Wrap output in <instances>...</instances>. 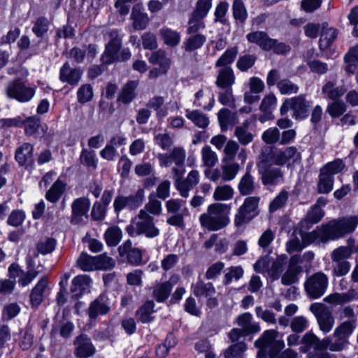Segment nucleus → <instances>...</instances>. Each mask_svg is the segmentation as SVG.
Instances as JSON below:
<instances>
[{"mask_svg": "<svg viewBox=\"0 0 358 358\" xmlns=\"http://www.w3.org/2000/svg\"><path fill=\"white\" fill-rule=\"evenodd\" d=\"M358 225V216L352 215L334 219L317 227L303 237L307 243H327L338 240L352 233Z\"/></svg>", "mask_w": 358, "mask_h": 358, "instance_id": "1", "label": "nucleus"}, {"mask_svg": "<svg viewBox=\"0 0 358 358\" xmlns=\"http://www.w3.org/2000/svg\"><path fill=\"white\" fill-rule=\"evenodd\" d=\"M338 319L341 322L334 329L331 336L333 352L342 351L349 344L348 339L357 326L356 314L350 306L338 309Z\"/></svg>", "mask_w": 358, "mask_h": 358, "instance_id": "2", "label": "nucleus"}, {"mask_svg": "<svg viewBox=\"0 0 358 358\" xmlns=\"http://www.w3.org/2000/svg\"><path fill=\"white\" fill-rule=\"evenodd\" d=\"M231 207L229 205L215 203L208 206L206 213L199 216L201 227L210 231L220 230L227 227L229 222Z\"/></svg>", "mask_w": 358, "mask_h": 358, "instance_id": "3", "label": "nucleus"}, {"mask_svg": "<svg viewBox=\"0 0 358 358\" xmlns=\"http://www.w3.org/2000/svg\"><path fill=\"white\" fill-rule=\"evenodd\" d=\"M127 230L131 236H144L147 238H155L161 234L159 228L154 222V217L144 210H139Z\"/></svg>", "mask_w": 358, "mask_h": 358, "instance_id": "4", "label": "nucleus"}, {"mask_svg": "<svg viewBox=\"0 0 358 358\" xmlns=\"http://www.w3.org/2000/svg\"><path fill=\"white\" fill-rule=\"evenodd\" d=\"M255 345L259 349V352L268 355L270 358H275L285 347V343L277 330L269 329L262 334Z\"/></svg>", "mask_w": 358, "mask_h": 358, "instance_id": "5", "label": "nucleus"}, {"mask_svg": "<svg viewBox=\"0 0 358 358\" xmlns=\"http://www.w3.org/2000/svg\"><path fill=\"white\" fill-rule=\"evenodd\" d=\"M312 102L306 99L305 95H299L285 100L280 107V114L284 115L289 110L293 112L292 117L296 120H302L308 116Z\"/></svg>", "mask_w": 358, "mask_h": 358, "instance_id": "6", "label": "nucleus"}, {"mask_svg": "<svg viewBox=\"0 0 358 358\" xmlns=\"http://www.w3.org/2000/svg\"><path fill=\"white\" fill-rule=\"evenodd\" d=\"M329 285V278L322 272H317L308 277L304 282V289L311 299H317L323 296Z\"/></svg>", "mask_w": 358, "mask_h": 358, "instance_id": "7", "label": "nucleus"}, {"mask_svg": "<svg viewBox=\"0 0 358 358\" xmlns=\"http://www.w3.org/2000/svg\"><path fill=\"white\" fill-rule=\"evenodd\" d=\"M300 351L303 353L313 352L329 350L333 352L331 345V336L320 339L312 331L306 333L300 341Z\"/></svg>", "mask_w": 358, "mask_h": 358, "instance_id": "8", "label": "nucleus"}, {"mask_svg": "<svg viewBox=\"0 0 358 358\" xmlns=\"http://www.w3.org/2000/svg\"><path fill=\"white\" fill-rule=\"evenodd\" d=\"M248 41L258 45L265 50H273L275 53L283 54L289 51V46L285 43H278L276 40L269 38L265 32L254 31L246 36Z\"/></svg>", "mask_w": 358, "mask_h": 358, "instance_id": "9", "label": "nucleus"}, {"mask_svg": "<svg viewBox=\"0 0 358 358\" xmlns=\"http://www.w3.org/2000/svg\"><path fill=\"white\" fill-rule=\"evenodd\" d=\"M260 201L259 196L247 197L243 203L240 206L234 218V224L236 227H241L249 222L259 213L258 206Z\"/></svg>", "mask_w": 358, "mask_h": 358, "instance_id": "10", "label": "nucleus"}, {"mask_svg": "<svg viewBox=\"0 0 358 358\" xmlns=\"http://www.w3.org/2000/svg\"><path fill=\"white\" fill-rule=\"evenodd\" d=\"M310 312L317 320L320 330L327 334L330 332L335 324L332 313L322 303H314L310 306Z\"/></svg>", "mask_w": 358, "mask_h": 358, "instance_id": "11", "label": "nucleus"}, {"mask_svg": "<svg viewBox=\"0 0 358 358\" xmlns=\"http://www.w3.org/2000/svg\"><path fill=\"white\" fill-rule=\"evenodd\" d=\"M71 215L70 222L73 225L82 226L88 220V212L90 208V201L85 196L74 199L71 203Z\"/></svg>", "mask_w": 358, "mask_h": 358, "instance_id": "12", "label": "nucleus"}, {"mask_svg": "<svg viewBox=\"0 0 358 358\" xmlns=\"http://www.w3.org/2000/svg\"><path fill=\"white\" fill-rule=\"evenodd\" d=\"M6 94L10 99H14L20 102H27L34 97L35 90L27 86L20 80H15L8 84Z\"/></svg>", "mask_w": 358, "mask_h": 358, "instance_id": "13", "label": "nucleus"}, {"mask_svg": "<svg viewBox=\"0 0 358 358\" xmlns=\"http://www.w3.org/2000/svg\"><path fill=\"white\" fill-rule=\"evenodd\" d=\"M302 262L303 258L299 255H294L290 257L287 268L280 276L283 285H292L299 281V275L303 272V267L301 265Z\"/></svg>", "mask_w": 358, "mask_h": 358, "instance_id": "14", "label": "nucleus"}, {"mask_svg": "<svg viewBox=\"0 0 358 358\" xmlns=\"http://www.w3.org/2000/svg\"><path fill=\"white\" fill-rule=\"evenodd\" d=\"M301 159V152L294 146H289L283 150L273 152L270 157L271 162L278 166L285 164L289 166L300 162Z\"/></svg>", "mask_w": 358, "mask_h": 358, "instance_id": "15", "label": "nucleus"}, {"mask_svg": "<svg viewBox=\"0 0 358 358\" xmlns=\"http://www.w3.org/2000/svg\"><path fill=\"white\" fill-rule=\"evenodd\" d=\"M144 198V189L142 188L138 189L135 194L128 196H117L114 200V210L116 213L125 208H128L129 210H135L142 205Z\"/></svg>", "mask_w": 358, "mask_h": 358, "instance_id": "16", "label": "nucleus"}, {"mask_svg": "<svg viewBox=\"0 0 358 358\" xmlns=\"http://www.w3.org/2000/svg\"><path fill=\"white\" fill-rule=\"evenodd\" d=\"M258 171L264 185H276L283 180V171L280 168L262 162L258 164Z\"/></svg>", "mask_w": 358, "mask_h": 358, "instance_id": "17", "label": "nucleus"}, {"mask_svg": "<svg viewBox=\"0 0 358 358\" xmlns=\"http://www.w3.org/2000/svg\"><path fill=\"white\" fill-rule=\"evenodd\" d=\"M110 310V300L106 294H102L90 303L87 313L90 320L92 321L95 320L99 316L108 314Z\"/></svg>", "mask_w": 358, "mask_h": 358, "instance_id": "18", "label": "nucleus"}, {"mask_svg": "<svg viewBox=\"0 0 358 358\" xmlns=\"http://www.w3.org/2000/svg\"><path fill=\"white\" fill-rule=\"evenodd\" d=\"M74 355L78 358H88L94 355L95 347L90 338L85 334H80L73 341Z\"/></svg>", "mask_w": 358, "mask_h": 358, "instance_id": "19", "label": "nucleus"}, {"mask_svg": "<svg viewBox=\"0 0 358 358\" xmlns=\"http://www.w3.org/2000/svg\"><path fill=\"white\" fill-rule=\"evenodd\" d=\"M222 162H233L237 155L238 159L244 164L247 159V153L245 148H241L239 143L234 140H229L223 150Z\"/></svg>", "mask_w": 358, "mask_h": 358, "instance_id": "20", "label": "nucleus"}, {"mask_svg": "<svg viewBox=\"0 0 358 358\" xmlns=\"http://www.w3.org/2000/svg\"><path fill=\"white\" fill-rule=\"evenodd\" d=\"M157 159L162 166L169 167L172 163L176 166H182L185 163L186 153L182 148L175 147L169 153L158 154Z\"/></svg>", "mask_w": 358, "mask_h": 358, "instance_id": "21", "label": "nucleus"}, {"mask_svg": "<svg viewBox=\"0 0 358 358\" xmlns=\"http://www.w3.org/2000/svg\"><path fill=\"white\" fill-rule=\"evenodd\" d=\"M200 182V173L198 170L192 169L185 178H183L180 182L178 192L182 198H187L189 196V192L192 191Z\"/></svg>", "mask_w": 358, "mask_h": 358, "instance_id": "22", "label": "nucleus"}, {"mask_svg": "<svg viewBox=\"0 0 358 358\" xmlns=\"http://www.w3.org/2000/svg\"><path fill=\"white\" fill-rule=\"evenodd\" d=\"M114 38L111 39L106 45V49L101 56L103 64H108L115 62L117 59V53L120 49V40L117 38L116 31L111 34Z\"/></svg>", "mask_w": 358, "mask_h": 358, "instance_id": "23", "label": "nucleus"}, {"mask_svg": "<svg viewBox=\"0 0 358 358\" xmlns=\"http://www.w3.org/2000/svg\"><path fill=\"white\" fill-rule=\"evenodd\" d=\"M92 280L87 275H78L72 280L71 293L72 298L76 299L90 289Z\"/></svg>", "mask_w": 358, "mask_h": 358, "instance_id": "24", "label": "nucleus"}, {"mask_svg": "<svg viewBox=\"0 0 358 358\" xmlns=\"http://www.w3.org/2000/svg\"><path fill=\"white\" fill-rule=\"evenodd\" d=\"M83 71L80 68H71L68 62L60 69L59 80L71 85H76L81 80Z\"/></svg>", "mask_w": 358, "mask_h": 358, "instance_id": "25", "label": "nucleus"}, {"mask_svg": "<svg viewBox=\"0 0 358 358\" xmlns=\"http://www.w3.org/2000/svg\"><path fill=\"white\" fill-rule=\"evenodd\" d=\"M118 252L121 257L127 255L128 262L134 265H139L143 260L142 252L140 249L132 247V243L127 240L118 248Z\"/></svg>", "mask_w": 358, "mask_h": 358, "instance_id": "26", "label": "nucleus"}, {"mask_svg": "<svg viewBox=\"0 0 358 358\" xmlns=\"http://www.w3.org/2000/svg\"><path fill=\"white\" fill-rule=\"evenodd\" d=\"M48 285V278L45 276H43L32 288L29 296L30 302L32 306L37 307L42 303Z\"/></svg>", "mask_w": 358, "mask_h": 358, "instance_id": "27", "label": "nucleus"}, {"mask_svg": "<svg viewBox=\"0 0 358 358\" xmlns=\"http://www.w3.org/2000/svg\"><path fill=\"white\" fill-rule=\"evenodd\" d=\"M131 18L133 20V27L136 30L145 29L149 22V17L147 14L143 12V7L141 3H137L134 6Z\"/></svg>", "mask_w": 358, "mask_h": 358, "instance_id": "28", "label": "nucleus"}, {"mask_svg": "<svg viewBox=\"0 0 358 358\" xmlns=\"http://www.w3.org/2000/svg\"><path fill=\"white\" fill-rule=\"evenodd\" d=\"M287 257L285 255H281L277 257L275 259L271 261L268 275L272 280H276L280 278L283 271L285 265L287 263Z\"/></svg>", "mask_w": 358, "mask_h": 358, "instance_id": "29", "label": "nucleus"}, {"mask_svg": "<svg viewBox=\"0 0 358 358\" xmlns=\"http://www.w3.org/2000/svg\"><path fill=\"white\" fill-rule=\"evenodd\" d=\"M235 82L233 70L229 66L222 67L218 72L215 84L217 87H230Z\"/></svg>", "mask_w": 358, "mask_h": 358, "instance_id": "30", "label": "nucleus"}, {"mask_svg": "<svg viewBox=\"0 0 358 358\" xmlns=\"http://www.w3.org/2000/svg\"><path fill=\"white\" fill-rule=\"evenodd\" d=\"M240 194L243 196L252 194L256 189L254 178L252 176L248 167L245 173L241 177L238 185Z\"/></svg>", "mask_w": 358, "mask_h": 358, "instance_id": "31", "label": "nucleus"}, {"mask_svg": "<svg viewBox=\"0 0 358 358\" xmlns=\"http://www.w3.org/2000/svg\"><path fill=\"white\" fill-rule=\"evenodd\" d=\"M252 316L250 313H245L239 315L237 319V324L241 327V330L245 334H250L259 331V327L257 324L252 322Z\"/></svg>", "mask_w": 358, "mask_h": 358, "instance_id": "32", "label": "nucleus"}, {"mask_svg": "<svg viewBox=\"0 0 358 358\" xmlns=\"http://www.w3.org/2000/svg\"><path fill=\"white\" fill-rule=\"evenodd\" d=\"M354 299V291H348L344 293L334 292L324 298L323 301L333 306L343 305Z\"/></svg>", "mask_w": 358, "mask_h": 358, "instance_id": "33", "label": "nucleus"}, {"mask_svg": "<svg viewBox=\"0 0 358 358\" xmlns=\"http://www.w3.org/2000/svg\"><path fill=\"white\" fill-rule=\"evenodd\" d=\"M249 124V121L245 120L235 129L234 136L242 145H247L253 141L254 135L248 130Z\"/></svg>", "mask_w": 358, "mask_h": 358, "instance_id": "34", "label": "nucleus"}, {"mask_svg": "<svg viewBox=\"0 0 358 358\" xmlns=\"http://www.w3.org/2000/svg\"><path fill=\"white\" fill-rule=\"evenodd\" d=\"M327 24H322V33L319 41V46L321 50L328 48L334 41L337 36V30L332 27H327Z\"/></svg>", "mask_w": 358, "mask_h": 358, "instance_id": "35", "label": "nucleus"}, {"mask_svg": "<svg viewBox=\"0 0 358 358\" xmlns=\"http://www.w3.org/2000/svg\"><path fill=\"white\" fill-rule=\"evenodd\" d=\"M346 92L344 85L335 87L333 82H327L322 88V92L329 99L336 101L341 97Z\"/></svg>", "mask_w": 358, "mask_h": 358, "instance_id": "36", "label": "nucleus"}, {"mask_svg": "<svg viewBox=\"0 0 358 358\" xmlns=\"http://www.w3.org/2000/svg\"><path fill=\"white\" fill-rule=\"evenodd\" d=\"M192 292L197 297L208 298L215 294V289L211 282L198 281L192 285Z\"/></svg>", "mask_w": 358, "mask_h": 358, "instance_id": "37", "label": "nucleus"}, {"mask_svg": "<svg viewBox=\"0 0 358 358\" xmlns=\"http://www.w3.org/2000/svg\"><path fill=\"white\" fill-rule=\"evenodd\" d=\"M186 117L192 122L196 127L205 129L209 124L208 117L198 110H186Z\"/></svg>", "mask_w": 358, "mask_h": 358, "instance_id": "38", "label": "nucleus"}, {"mask_svg": "<svg viewBox=\"0 0 358 358\" xmlns=\"http://www.w3.org/2000/svg\"><path fill=\"white\" fill-rule=\"evenodd\" d=\"M138 83L136 81H129L122 87L117 100L124 104L130 103L136 96L135 90Z\"/></svg>", "mask_w": 358, "mask_h": 358, "instance_id": "39", "label": "nucleus"}, {"mask_svg": "<svg viewBox=\"0 0 358 358\" xmlns=\"http://www.w3.org/2000/svg\"><path fill=\"white\" fill-rule=\"evenodd\" d=\"M33 146L25 143L18 148L15 152V159L21 165H24L32 161Z\"/></svg>", "mask_w": 358, "mask_h": 358, "instance_id": "40", "label": "nucleus"}, {"mask_svg": "<svg viewBox=\"0 0 358 358\" xmlns=\"http://www.w3.org/2000/svg\"><path fill=\"white\" fill-rule=\"evenodd\" d=\"M66 189V184L61 180L57 179L50 189L45 194V198L48 201L57 202Z\"/></svg>", "mask_w": 358, "mask_h": 358, "instance_id": "41", "label": "nucleus"}, {"mask_svg": "<svg viewBox=\"0 0 358 358\" xmlns=\"http://www.w3.org/2000/svg\"><path fill=\"white\" fill-rule=\"evenodd\" d=\"M224 163V164L221 166L222 181H231L236 177L240 170V166L234 161Z\"/></svg>", "mask_w": 358, "mask_h": 358, "instance_id": "42", "label": "nucleus"}, {"mask_svg": "<svg viewBox=\"0 0 358 358\" xmlns=\"http://www.w3.org/2000/svg\"><path fill=\"white\" fill-rule=\"evenodd\" d=\"M149 62L151 64H159L163 73H166L170 66V60L162 50L152 52L149 57Z\"/></svg>", "mask_w": 358, "mask_h": 358, "instance_id": "43", "label": "nucleus"}, {"mask_svg": "<svg viewBox=\"0 0 358 358\" xmlns=\"http://www.w3.org/2000/svg\"><path fill=\"white\" fill-rule=\"evenodd\" d=\"M159 35L162 36L164 43L169 46H176L180 41V34L166 27L159 30Z\"/></svg>", "mask_w": 358, "mask_h": 358, "instance_id": "44", "label": "nucleus"}, {"mask_svg": "<svg viewBox=\"0 0 358 358\" xmlns=\"http://www.w3.org/2000/svg\"><path fill=\"white\" fill-rule=\"evenodd\" d=\"M122 232L117 226L109 227L104 234L106 243L108 246H116L122 239Z\"/></svg>", "mask_w": 358, "mask_h": 358, "instance_id": "45", "label": "nucleus"}, {"mask_svg": "<svg viewBox=\"0 0 358 358\" xmlns=\"http://www.w3.org/2000/svg\"><path fill=\"white\" fill-rule=\"evenodd\" d=\"M155 303L152 301L145 303L136 312L137 318L143 323L152 320V314L154 312Z\"/></svg>", "mask_w": 358, "mask_h": 358, "instance_id": "46", "label": "nucleus"}, {"mask_svg": "<svg viewBox=\"0 0 358 358\" xmlns=\"http://www.w3.org/2000/svg\"><path fill=\"white\" fill-rule=\"evenodd\" d=\"M217 119L221 130L224 131L228 129L229 126L236 123L234 120V114L227 108H222L217 113Z\"/></svg>", "mask_w": 358, "mask_h": 358, "instance_id": "47", "label": "nucleus"}, {"mask_svg": "<svg viewBox=\"0 0 358 358\" xmlns=\"http://www.w3.org/2000/svg\"><path fill=\"white\" fill-rule=\"evenodd\" d=\"M78 266L84 271L97 270L96 257H91L86 253H82L77 260Z\"/></svg>", "mask_w": 358, "mask_h": 358, "instance_id": "48", "label": "nucleus"}, {"mask_svg": "<svg viewBox=\"0 0 358 358\" xmlns=\"http://www.w3.org/2000/svg\"><path fill=\"white\" fill-rule=\"evenodd\" d=\"M206 36L201 34H197L187 38L183 43V47L186 51H193L200 48L206 42Z\"/></svg>", "mask_w": 358, "mask_h": 358, "instance_id": "49", "label": "nucleus"}, {"mask_svg": "<svg viewBox=\"0 0 358 358\" xmlns=\"http://www.w3.org/2000/svg\"><path fill=\"white\" fill-rule=\"evenodd\" d=\"M140 210H144L150 215L158 216L162 211V202L152 194L148 196V201L145 203L144 208Z\"/></svg>", "mask_w": 358, "mask_h": 358, "instance_id": "50", "label": "nucleus"}, {"mask_svg": "<svg viewBox=\"0 0 358 358\" xmlns=\"http://www.w3.org/2000/svg\"><path fill=\"white\" fill-rule=\"evenodd\" d=\"M246 349L247 345L243 341L234 343L224 350V358H241Z\"/></svg>", "mask_w": 358, "mask_h": 358, "instance_id": "51", "label": "nucleus"}, {"mask_svg": "<svg viewBox=\"0 0 358 358\" xmlns=\"http://www.w3.org/2000/svg\"><path fill=\"white\" fill-rule=\"evenodd\" d=\"M333 185L334 176L320 171V180L317 185L318 192L321 194H328L332 190Z\"/></svg>", "mask_w": 358, "mask_h": 358, "instance_id": "52", "label": "nucleus"}, {"mask_svg": "<svg viewBox=\"0 0 358 358\" xmlns=\"http://www.w3.org/2000/svg\"><path fill=\"white\" fill-rule=\"evenodd\" d=\"M201 159L205 166L213 167L218 162L217 154L209 145H205L201 151Z\"/></svg>", "mask_w": 358, "mask_h": 358, "instance_id": "53", "label": "nucleus"}, {"mask_svg": "<svg viewBox=\"0 0 358 358\" xmlns=\"http://www.w3.org/2000/svg\"><path fill=\"white\" fill-rule=\"evenodd\" d=\"M234 189L229 185L217 186L213 193V199L215 201H227L233 198Z\"/></svg>", "mask_w": 358, "mask_h": 358, "instance_id": "54", "label": "nucleus"}, {"mask_svg": "<svg viewBox=\"0 0 358 358\" xmlns=\"http://www.w3.org/2000/svg\"><path fill=\"white\" fill-rule=\"evenodd\" d=\"M244 271L241 266H231L228 268L224 273L223 284L227 285L233 280H238L243 275Z\"/></svg>", "mask_w": 358, "mask_h": 358, "instance_id": "55", "label": "nucleus"}, {"mask_svg": "<svg viewBox=\"0 0 358 358\" xmlns=\"http://www.w3.org/2000/svg\"><path fill=\"white\" fill-rule=\"evenodd\" d=\"M80 162L82 164L94 169L97 166V159L94 151L83 149L80 155Z\"/></svg>", "mask_w": 358, "mask_h": 358, "instance_id": "56", "label": "nucleus"}, {"mask_svg": "<svg viewBox=\"0 0 358 358\" xmlns=\"http://www.w3.org/2000/svg\"><path fill=\"white\" fill-rule=\"evenodd\" d=\"M238 54V49L236 47H233L227 49L224 53L217 59L215 63L217 67H225L231 64L235 59Z\"/></svg>", "mask_w": 358, "mask_h": 358, "instance_id": "57", "label": "nucleus"}, {"mask_svg": "<svg viewBox=\"0 0 358 358\" xmlns=\"http://www.w3.org/2000/svg\"><path fill=\"white\" fill-rule=\"evenodd\" d=\"M172 285L169 282H165L157 285L153 292L156 300L159 302L164 301L170 294Z\"/></svg>", "mask_w": 358, "mask_h": 358, "instance_id": "58", "label": "nucleus"}, {"mask_svg": "<svg viewBox=\"0 0 358 358\" xmlns=\"http://www.w3.org/2000/svg\"><path fill=\"white\" fill-rule=\"evenodd\" d=\"M345 167V164L341 159H336L333 162L327 164L321 171L330 176L341 173Z\"/></svg>", "mask_w": 358, "mask_h": 358, "instance_id": "59", "label": "nucleus"}, {"mask_svg": "<svg viewBox=\"0 0 358 358\" xmlns=\"http://www.w3.org/2000/svg\"><path fill=\"white\" fill-rule=\"evenodd\" d=\"M50 21L45 17H39L35 21L32 27L33 33L37 37H43V35L48 31Z\"/></svg>", "mask_w": 358, "mask_h": 358, "instance_id": "60", "label": "nucleus"}, {"mask_svg": "<svg viewBox=\"0 0 358 358\" xmlns=\"http://www.w3.org/2000/svg\"><path fill=\"white\" fill-rule=\"evenodd\" d=\"M352 253V247L341 246L332 251L331 258L333 262L347 261Z\"/></svg>", "mask_w": 358, "mask_h": 358, "instance_id": "61", "label": "nucleus"}, {"mask_svg": "<svg viewBox=\"0 0 358 358\" xmlns=\"http://www.w3.org/2000/svg\"><path fill=\"white\" fill-rule=\"evenodd\" d=\"M218 101L224 106H231L235 101L232 87L220 88L218 92Z\"/></svg>", "mask_w": 358, "mask_h": 358, "instance_id": "62", "label": "nucleus"}, {"mask_svg": "<svg viewBox=\"0 0 358 358\" xmlns=\"http://www.w3.org/2000/svg\"><path fill=\"white\" fill-rule=\"evenodd\" d=\"M93 97V89L91 85L84 84L81 85L77 92L78 101L80 103H85L92 100Z\"/></svg>", "mask_w": 358, "mask_h": 358, "instance_id": "63", "label": "nucleus"}, {"mask_svg": "<svg viewBox=\"0 0 358 358\" xmlns=\"http://www.w3.org/2000/svg\"><path fill=\"white\" fill-rule=\"evenodd\" d=\"M308 327V320L304 316H296L292 319L290 328L294 333L299 334L304 331Z\"/></svg>", "mask_w": 358, "mask_h": 358, "instance_id": "64", "label": "nucleus"}]
</instances>
